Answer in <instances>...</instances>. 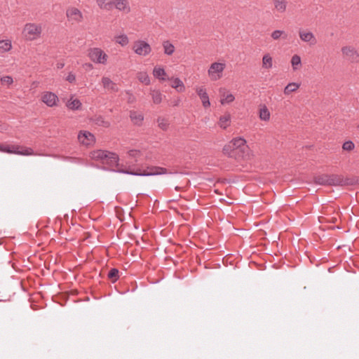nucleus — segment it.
<instances>
[{"mask_svg": "<svg viewBox=\"0 0 359 359\" xmlns=\"http://www.w3.org/2000/svg\"><path fill=\"white\" fill-rule=\"evenodd\" d=\"M88 56L93 62L98 64H105L108 58L107 55L99 48L90 49Z\"/></svg>", "mask_w": 359, "mask_h": 359, "instance_id": "obj_8", "label": "nucleus"}, {"mask_svg": "<svg viewBox=\"0 0 359 359\" xmlns=\"http://www.w3.org/2000/svg\"><path fill=\"white\" fill-rule=\"evenodd\" d=\"M114 41L116 43L120 44L121 46H126L129 43L128 37L126 34H120L114 36Z\"/></svg>", "mask_w": 359, "mask_h": 359, "instance_id": "obj_29", "label": "nucleus"}, {"mask_svg": "<svg viewBox=\"0 0 359 359\" xmlns=\"http://www.w3.org/2000/svg\"><path fill=\"white\" fill-rule=\"evenodd\" d=\"M150 95L154 104H158L162 102L163 95L158 90H151Z\"/></svg>", "mask_w": 359, "mask_h": 359, "instance_id": "obj_24", "label": "nucleus"}, {"mask_svg": "<svg viewBox=\"0 0 359 359\" xmlns=\"http://www.w3.org/2000/svg\"><path fill=\"white\" fill-rule=\"evenodd\" d=\"M67 107L72 110H77L81 108V102L78 99H74L73 97L69 100L67 103Z\"/></svg>", "mask_w": 359, "mask_h": 359, "instance_id": "obj_25", "label": "nucleus"}, {"mask_svg": "<svg viewBox=\"0 0 359 359\" xmlns=\"http://www.w3.org/2000/svg\"><path fill=\"white\" fill-rule=\"evenodd\" d=\"M130 118L133 123L137 126H141L144 120V116L141 112L130 111Z\"/></svg>", "mask_w": 359, "mask_h": 359, "instance_id": "obj_20", "label": "nucleus"}, {"mask_svg": "<svg viewBox=\"0 0 359 359\" xmlns=\"http://www.w3.org/2000/svg\"><path fill=\"white\" fill-rule=\"evenodd\" d=\"M273 66V58L269 54H265L262 57V67L264 69H271Z\"/></svg>", "mask_w": 359, "mask_h": 359, "instance_id": "obj_28", "label": "nucleus"}, {"mask_svg": "<svg viewBox=\"0 0 359 359\" xmlns=\"http://www.w3.org/2000/svg\"><path fill=\"white\" fill-rule=\"evenodd\" d=\"M108 277L111 279L113 282H115L118 278V270L115 268L111 269L109 271Z\"/></svg>", "mask_w": 359, "mask_h": 359, "instance_id": "obj_39", "label": "nucleus"}, {"mask_svg": "<svg viewBox=\"0 0 359 359\" xmlns=\"http://www.w3.org/2000/svg\"><path fill=\"white\" fill-rule=\"evenodd\" d=\"M0 151L22 156L37 155L32 148L20 145H4L0 144Z\"/></svg>", "mask_w": 359, "mask_h": 359, "instance_id": "obj_4", "label": "nucleus"}, {"mask_svg": "<svg viewBox=\"0 0 359 359\" xmlns=\"http://www.w3.org/2000/svg\"><path fill=\"white\" fill-rule=\"evenodd\" d=\"M314 182L320 185H328V175L317 176L314 178Z\"/></svg>", "mask_w": 359, "mask_h": 359, "instance_id": "obj_36", "label": "nucleus"}, {"mask_svg": "<svg viewBox=\"0 0 359 359\" xmlns=\"http://www.w3.org/2000/svg\"><path fill=\"white\" fill-rule=\"evenodd\" d=\"M300 84L294 82L288 83L283 90V93L285 95H289L290 93H294L298 90Z\"/></svg>", "mask_w": 359, "mask_h": 359, "instance_id": "obj_21", "label": "nucleus"}, {"mask_svg": "<svg viewBox=\"0 0 359 359\" xmlns=\"http://www.w3.org/2000/svg\"><path fill=\"white\" fill-rule=\"evenodd\" d=\"M43 32L41 24L29 22L26 23L22 29V34L26 41H35L41 38Z\"/></svg>", "mask_w": 359, "mask_h": 359, "instance_id": "obj_3", "label": "nucleus"}, {"mask_svg": "<svg viewBox=\"0 0 359 359\" xmlns=\"http://www.w3.org/2000/svg\"><path fill=\"white\" fill-rule=\"evenodd\" d=\"M226 65L221 62H213L210 66L208 74L211 80L217 81L222 76V72L224 70Z\"/></svg>", "mask_w": 359, "mask_h": 359, "instance_id": "obj_7", "label": "nucleus"}, {"mask_svg": "<svg viewBox=\"0 0 359 359\" xmlns=\"http://www.w3.org/2000/svg\"><path fill=\"white\" fill-rule=\"evenodd\" d=\"M180 102V100H177L175 101V102H174V105H175V106L178 105V104H179V102Z\"/></svg>", "mask_w": 359, "mask_h": 359, "instance_id": "obj_45", "label": "nucleus"}, {"mask_svg": "<svg viewBox=\"0 0 359 359\" xmlns=\"http://www.w3.org/2000/svg\"><path fill=\"white\" fill-rule=\"evenodd\" d=\"M172 88L176 89L178 92H184L185 90V86L179 78L172 79Z\"/></svg>", "mask_w": 359, "mask_h": 359, "instance_id": "obj_27", "label": "nucleus"}, {"mask_svg": "<svg viewBox=\"0 0 359 359\" xmlns=\"http://www.w3.org/2000/svg\"><path fill=\"white\" fill-rule=\"evenodd\" d=\"M153 74L156 78H158L161 80H165V79L163 77L166 72L163 68L155 67L153 70Z\"/></svg>", "mask_w": 359, "mask_h": 359, "instance_id": "obj_32", "label": "nucleus"}, {"mask_svg": "<svg viewBox=\"0 0 359 359\" xmlns=\"http://www.w3.org/2000/svg\"><path fill=\"white\" fill-rule=\"evenodd\" d=\"M298 33L302 41L308 43L309 46H315L317 43L316 36L310 30L300 29Z\"/></svg>", "mask_w": 359, "mask_h": 359, "instance_id": "obj_10", "label": "nucleus"}, {"mask_svg": "<svg viewBox=\"0 0 359 359\" xmlns=\"http://www.w3.org/2000/svg\"><path fill=\"white\" fill-rule=\"evenodd\" d=\"M358 130H359V126H358Z\"/></svg>", "mask_w": 359, "mask_h": 359, "instance_id": "obj_46", "label": "nucleus"}, {"mask_svg": "<svg viewBox=\"0 0 359 359\" xmlns=\"http://www.w3.org/2000/svg\"><path fill=\"white\" fill-rule=\"evenodd\" d=\"M66 80L71 83H74L76 81L75 74L72 72H69L66 77Z\"/></svg>", "mask_w": 359, "mask_h": 359, "instance_id": "obj_42", "label": "nucleus"}, {"mask_svg": "<svg viewBox=\"0 0 359 359\" xmlns=\"http://www.w3.org/2000/svg\"><path fill=\"white\" fill-rule=\"evenodd\" d=\"M224 151L237 161L248 160L252 154L245 140L241 137L234 138L229 145L224 147Z\"/></svg>", "mask_w": 359, "mask_h": 359, "instance_id": "obj_1", "label": "nucleus"}, {"mask_svg": "<svg viewBox=\"0 0 359 359\" xmlns=\"http://www.w3.org/2000/svg\"><path fill=\"white\" fill-rule=\"evenodd\" d=\"M66 14L69 20L79 22L83 20L82 13L76 8H69Z\"/></svg>", "mask_w": 359, "mask_h": 359, "instance_id": "obj_14", "label": "nucleus"}, {"mask_svg": "<svg viewBox=\"0 0 359 359\" xmlns=\"http://www.w3.org/2000/svg\"><path fill=\"white\" fill-rule=\"evenodd\" d=\"M196 91L201 100L202 104L205 108L210 107V102L209 100V96L206 92L205 88L203 87H198L196 89Z\"/></svg>", "mask_w": 359, "mask_h": 359, "instance_id": "obj_15", "label": "nucleus"}, {"mask_svg": "<svg viewBox=\"0 0 359 359\" xmlns=\"http://www.w3.org/2000/svg\"><path fill=\"white\" fill-rule=\"evenodd\" d=\"M274 10L280 13L286 12L288 2L287 0H272Z\"/></svg>", "mask_w": 359, "mask_h": 359, "instance_id": "obj_17", "label": "nucleus"}, {"mask_svg": "<svg viewBox=\"0 0 359 359\" xmlns=\"http://www.w3.org/2000/svg\"><path fill=\"white\" fill-rule=\"evenodd\" d=\"M271 36L273 40H278L280 37L286 39L287 37V34L285 32V31L279 29L273 31Z\"/></svg>", "mask_w": 359, "mask_h": 359, "instance_id": "obj_35", "label": "nucleus"}, {"mask_svg": "<svg viewBox=\"0 0 359 359\" xmlns=\"http://www.w3.org/2000/svg\"><path fill=\"white\" fill-rule=\"evenodd\" d=\"M163 48L164 54L167 55H171L175 52V46L169 41H164L162 43Z\"/></svg>", "mask_w": 359, "mask_h": 359, "instance_id": "obj_22", "label": "nucleus"}, {"mask_svg": "<svg viewBox=\"0 0 359 359\" xmlns=\"http://www.w3.org/2000/svg\"><path fill=\"white\" fill-rule=\"evenodd\" d=\"M90 157L95 161H100L102 164L109 168L118 165V156L107 150H95L90 153Z\"/></svg>", "mask_w": 359, "mask_h": 359, "instance_id": "obj_2", "label": "nucleus"}, {"mask_svg": "<svg viewBox=\"0 0 359 359\" xmlns=\"http://www.w3.org/2000/svg\"><path fill=\"white\" fill-rule=\"evenodd\" d=\"M291 65L293 70H297L301 67V57L298 55H294L291 59Z\"/></svg>", "mask_w": 359, "mask_h": 359, "instance_id": "obj_33", "label": "nucleus"}, {"mask_svg": "<svg viewBox=\"0 0 359 359\" xmlns=\"http://www.w3.org/2000/svg\"><path fill=\"white\" fill-rule=\"evenodd\" d=\"M119 172L128 174L131 175H135V176H152V175H163L167 173V170L162 167H148L147 170H143V172L136 171H128L125 170H121L118 171Z\"/></svg>", "mask_w": 359, "mask_h": 359, "instance_id": "obj_5", "label": "nucleus"}, {"mask_svg": "<svg viewBox=\"0 0 359 359\" xmlns=\"http://www.w3.org/2000/svg\"><path fill=\"white\" fill-rule=\"evenodd\" d=\"M12 48V43L10 40H1L0 41V53H4L9 51Z\"/></svg>", "mask_w": 359, "mask_h": 359, "instance_id": "obj_30", "label": "nucleus"}, {"mask_svg": "<svg viewBox=\"0 0 359 359\" xmlns=\"http://www.w3.org/2000/svg\"><path fill=\"white\" fill-rule=\"evenodd\" d=\"M224 90H225L222 88L219 90V93L222 97L220 100L222 104L231 103L235 100L233 95L231 93H229L227 95H225L224 93L222 94V93L224 92Z\"/></svg>", "mask_w": 359, "mask_h": 359, "instance_id": "obj_23", "label": "nucleus"}, {"mask_svg": "<svg viewBox=\"0 0 359 359\" xmlns=\"http://www.w3.org/2000/svg\"><path fill=\"white\" fill-rule=\"evenodd\" d=\"M345 184L346 182L342 176L336 175H328V185L343 186Z\"/></svg>", "mask_w": 359, "mask_h": 359, "instance_id": "obj_18", "label": "nucleus"}, {"mask_svg": "<svg viewBox=\"0 0 359 359\" xmlns=\"http://www.w3.org/2000/svg\"><path fill=\"white\" fill-rule=\"evenodd\" d=\"M158 127L163 130H167L169 126V122L164 118H158L157 119Z\"/></svg>", "mask_w": 359, "mask_h": 359, "instance_id": "obj_38", "label": "nucleus"}, {"mask_svg": "<svg viewBox=\"0 0 359 359\" xmlns=\"http://www.w3.org/2000/svg\"><path fill=\"white\" fill-rule=\"evenodd\" d=\"M355 148V144L354 143L351 141V140H348V141H346L343 145H342V149L344 151H351L352 150H353Z\"/></svg>", "mask_w": 359, "mask_h": 359, "instance_id": "obj_40", "label": "nucleus"}, {"mask_svg": "<svg viewBox=\"0 0 359 359\" xmlns=\"http://www.w3.org/2000/svg\"><path fill=\"white\" fill-rule=\"evenodd\" d=\"M270 111L266 105L262 106L259 111V117L261 120L268 121L270 119Z\"/></svg>", "mask_w": 359, "mask_h": 359, "instance_id": "obj_26", "label": "nucleus"}, {"mask_svg": "<svg viewBox=\"0 0 359 359\" xmlns=\"http://www.w3.org/2000/svg\"><path fill=\"white\" fill-rule=\"evenodd\" d=\"M138 80L145 85H149L150 83V79L148 74L146 72H139L137 74Z\"/></svg>", "mask_w": 359, "mask_h": 359, "instance_id": "obj_37", "label": "nucleus"}, {"mask_svg": "<svg viewBox=\"0 0 359 359\" xmlns=\"http://www.w3.org/2000/svg\"><path fill=\"white\" fill-rule=\"evenodd\" d=\"M133 50L138 55L147 56L151 53V48L147 42L138 40L134 43Z\"/></svg>", "mask_w": 359, "mask_h": 359, "instance_id": "obj_9", "label": "nucleus"}, {"mask_svg": "<svg viewBox=\"0 0 359 359\" xmlns=\"http://www.w3.org/2000/svg\"><path fill=\"white\" fill-rule=\"evenodd\" d=\"M102 83L104 89L111 92H118V88L116 83H115L110 78L107 76H103L102 78Z\"/></svg>", "mask_w": 359, "mask_h": 359, "instance_id": "obj_16", "label": "nucleus"}, {"mask_svg": "<svg viewBox=\"0 0 359 359\" xmlns=\"http://www.w3.org/2000/svg\"><path fill=\"white\" fill-rule=\"evenodd\" d=\"M97 5L102 10L111 11L114 8V0H95Z\"/></svg>", "mask_w": 359, "mask_h": 359, "instance_id": "obj_19", "label": "nucleus"}, {"mask_svg": "<svg viewBox=\"0 0 359 359\" xmlns=\"http://www.w3.org/2000/svg\"><path fill=\"white\" fill-rule=\"evenodd\" d=\"M41 100L47 106L52 107L57 104L59 99L55 93L52 92H46L43 94Z\"/></svg>", "mask_w": 359, "mask_h": 359, "instance_id": "obj_12", "label": "nucleus"}, {"mask_svg": "<svg viewBox=\"0 0 359 359\" xmlns=\"http://www.w3.org/2000/svg\"><path fill=\"white\" fill-rule=\"evenodd\" d=\"M341 51L346 60L351 63H359V53L354 46L350 45L342 46Z\"/></svg>", "mask_w": 359, "mask_h": 359, "instance_id": "obj_6", "label": "nucleus"}, {"mask_svg": "<svg viewBox=\"0 0 359 359\" xmlns=\"http://www.w3.org/2000/svg\"><path fill=\"white\" fill-rule=\"evenodd\" d=\"M79 142L86 146H90L95 143V138L93 134L88 131H81L78 135Z\"/></svg>", "mask_w": 359, "mask_h": 359, "instance_id": "obj_11", "label": "nucleus"}, {"mask_svg": "<svg viewBox=\"0 0 359 359\" xmlns=\"http://www.w3.org/2000/svg\"><path fill=\"white\" fill-rule=\"evenodd\" d=\"M230 118L229 114L221 116L219 121V126L224 129L226 128L229 126Z\"/></svg>", "mask_w": 359, "mask_h": 359, "instance_id": "obj_34", "label": "nucleus"}, {"mask_svg": "<svg viewBox=\"0 0 359 359\" xmlns=\"http://www.w3.org/2000/svg\"><path fill=\"white\" fill-rule=\"evenodd\" d=\"M139 153L137 150H130L128 151V154L131 156H135Z\"/></svg>", "mask_w": 359, "mask_h": 359, "instance_id": "obj_43", "label": "nucleus"}, {"mask_svg": "<svg viewBox=\"0 0 359 359\" xmlns=\"http://www.w3.org/2000/svg\"><path fill=\"white\" fill-rule=\"evenodd\" d=\"M114 8L124 14H128L131 12L128 0H114Z\"/></svg>", "mask_w": 359, "mask_h": 359, "instance_id": "obj_13", "label": "nucleus"}, {"mask_svg": "<svg viewBox=\"0 0 359 359\" xmlns=\"http://www.w3.org/2000/svg\"><path fill=\"white\" fill-rule=\"evenodd\" d=\"M65 66V64L62 62H59L57 64V69H62Z\"/></svg>", "mask_w": 359, "mask_h": 359, "instance_id": "obj_44", "label": "nucleus"}, {"mask_svg": "<svg viewBox=\"0 0 359 359\" xmlns=\"http://www.w3.org/2000/svg\"><path fill=\"white\" fill-rule=\"evenodd\" d=\"M1 82L2 84L6 83L11 85L13 83V79L10 76H6L1 78Z\"/></svg>", "mask_w": 359, "mask_h": 359, "instance_id": "obj_41", "label": "nucleus"}, {"mask_svg": "<svg viewBox=\"0 0 359 359\" xmlns=\"http://www.w3.org/2000/svg\"><path fill=\"white\" fill-rule=\"evenodd\" d=\"M93 122L95 125L98 126H102L104 128H108L110 126V123L107 121H106L102 116H99L95 117L93 119Z\"/></svg>", "mask_w": 359, "mask_h": 359, "instance_id": "obj_31", "label": "nucleus"}]
</instances>
